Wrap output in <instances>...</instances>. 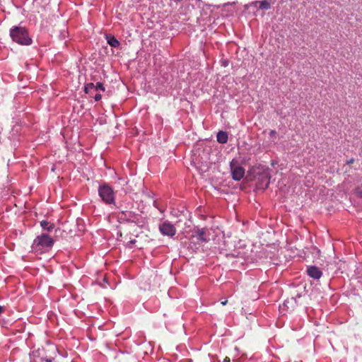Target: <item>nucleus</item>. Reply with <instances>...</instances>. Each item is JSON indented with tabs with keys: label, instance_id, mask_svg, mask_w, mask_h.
<instances>
[{
	"label": "nucleus",
	"instance_id": "obj_1",
	"mask_svg": "<svg viewBox=\"0 0 362 362\" xmlns=\"http://www.w3.org/2000/svg\"><path fill=\"white\" fill-rule=\"evenodd\" d=\"M10 36L12 40L21 45H29L32 42L28 30L21 26H16L10 30Z\"/></svg>",
	"mask_w": 362,
	"mask_h": 362
},
{
	"label": "nucleus",
	"instance_id": "obj_2",
	"mask_svg": "<svg viewBox=\"0 0 362 362\" xmlns=\"http://www.w3.org/2000/svg\"><path fill=\"white\" fill-rule=\"evenodd\" d=\"M98 194L105 204H111L115 202V192L107 184H103L99 187Z\"/></svg>",
	"mask_w": 362,
	"mask_h": 362
},
{
	"label": "nucleus",
	"instance_id": "obj_3",
	"mask_svg": "<svg viewBox=\"0 0 362 362\" xmlns=\"http://www.w3.org/2000/svg\"><path fill=\"white\" fill-rule=\"evenodd\" d=\"M232 177L234 180L240 181L245 175V169L238 164V162L233 160L230 163Z\"/></svg>",
	"mask_w": 362,
	"mask_h": 362
},
{
	"label": "nucleus",
	"instance_id": "obj_4",
	"mask_svg": "<svg viewBox=\"0 0 362 362\" xmlns=\"http://www.w3.org/2000/svg\"><path fill=\"white\" fill-rule=\"evenodd\" d=\"M54 240L52 237L46 233H42L40 235H38L34 240V245L36 246H40L42 248L45 247H51L54 245Z\"/></svg>",
	"mask_w": 362,
	"mask_h": 362
},
{
	"label": "nucleus",
	"instance_id": "obj_5",
	"mask_svg": "<svg viewBox=\"0 0 362 362\" xmlns=\"http://www.w3.org/2000/svg\"><path fill=\"white\" fill-rule=\"evenodd\" d=\"M270 182V176L268 173H263L259 175L256 183V187L258 189H266Z\"/></svg>",
	"mask_w": 362,
	"mask_h": 362
},
{
	"label": "nucleus",
	"instance_id": "obj_6",
	"mask_svg": "<svg viewBox=\"0 0 362 362\" xmlns=\"http://www.w3.org/2000/svg\"><path fill=\"white\" fill-rule=\"evenodd\" d=\"M160 233L164 235L173 237L176 233L175 227L169 221H165L159 226Z\"/></svg>",
	"mask_w": 362,
	"mask_h": 362
},
{
	"label": "nucleus",
	"instance_id": "obj_7",
	"mask_svg": "<svg viewBox=\"0 0 362 362\" xmlns=\"http://www.w3.org/2000/svg\"><path fill=\"white\" fill-rule=\"evenodd\" d=\"M308 276L314 279H319L322 276V272L315 266H310L307 269Z\"/></svg>",
	"mask_w": 362,
	"mask_h": 362
},
{
	"label": "nucleus",
	"instance_id": "obj_8",
	"mask_svg": "<svg viewBox=\"0 0 362 362\" xmlns=\"http://www.w3.org/2000/svg\"><path fill=\"white\" fill-rule=\"evenodd\" d=\"M197 237L199 240L203 242L207 243L209 241V235L207 234V231L204 228L198 230Z\"/></svg>",
	"mask_w": 362,
	"mask_h": 362
},
{
	"label": "nucleus",
	"instance_id": "obj_9",
	"mask_svg": "<svg viewBox=\"0 0 362 362\" xmlns=\"http://www.w3.org/2000/svg\"><path fill=\"white\" fill-rule=\"evenodd\" d=\"M107 43L112 47H118L120 45L119 42L112 35H106Z\"/></svg>",
	"mask_w": 362,
	"mask_h": 362
},
{
	"label": "nucleus",
	"instance_id": "obj_10",
	"mask_svg": "<svg viewBox=\"0 0 362 362\" xmlns=\"http://www.w3.org/2000/svg\"><path fill=\"white\" fill-rule=\"evenodd\" d=\"M228 134L226 132L220 131L217 134V141L220 144H226L228 141Z\"/></svg>",
	"mask_w": 362,
	"mask_h": 362
},
{
	"label": "nucleus",
	"instance_id": "obj_11",
	"mask_svg": "<svg viewBox=\"0 0 362 362\" xmlns=\"http://www.w3.org/2000/svg\"><path fill=\"white\" fill-rule=\"evenodd\" d=\"M40 226H42V228L43 229L47 230L48 231L53 230L54 228V223H51L48 222L47 221H45V220H43L40 222Z\"/></svg>",
	"mask_w": 362,
	"mask_h": 362
},
{
	"label": "nucleus",
	"instance_id": "obj_12",
	"mask_svg": "<svg viewBox=\"0 0 362 362\" xmlns=\"http://www.w3.org/2000/svg\"><path fill=\"white\" fill-rule=\"evenodd\" d=\"M86 93L90 94L93 90H95V84L93 83H87L84 87Z\"/></svg>",
	"mask_w": 362,
	"mask_h": 362
},
{
	"label": "nucleus",
	"instance_id": "obj_13",
	"mask_svg": "<svg viewBox=\"0 0 362 362\" xmlns=\"http://www.w3.org/2000/svg\"><path fill=\"white\" fill-rule=\"evenodd\" d=\"M259 7L261 9L268 10L270 8V3L267 0L259 1Z\"/></svg>",
	"mask_w": 362,
	"mask_h": 362
},
{
	"label": "nucleus",
	"instance_id": "obj_14",
	"mask_svg": "<svg viewBox=\"0 0 362 362\" xmlns=\"http://www.w3.org/2000/svg\"><path fill=\"white\" fill-rule=\"evenodd\" d=\"M98 90H102V91H105V88L103 86V84L100 82H98L95 85V91H98Z\"/></svg>",
	"mask_w": 362,
	"mask_h": 362
},
{
	"label": "nucleus",
	"instance_id": "obj_15",
	"mask_svg": "<svg viewBox=\"0 0 362 362\" xmlns=\"http://www.w3.org/2000/svg\"><path fill=\"white\" fill-rule=\"evenodd\" d=\"M356 195H357L358 197L362 198V189L357 188L356 189Z\"/></svg>",
	"mask_w": 362,
	"mask_h": 362
},
{
	"label": "nucleus",
	"instance_id": "obj_16",
	"mask_svg": "<svg viewBox=\"0 0 362 362\" xmlns=\"http://www.w3.org/2000/svg\"><path fill=\"white\" fill-rule=\"evenodd\" d=\"M269 136L272 137V138H274L276 137V132L275 130H271L269 133Z\"/></svg>",
	"mask_w": 362,
	"mask_h": 362
},
{
	"label": "nucleus",
	"instance_id": "obj_17",
	"mask_svg": "<svg viewBox=\"0 0 362 362\" xmlns=\"http://www.w3.org/2000/svg\"><path fill=\"white\" fill-rule=\"evenodd\" d=\"M101 98H102V96H101V95H100V93H97V94H95V95L94 96V99H95V101H99V100H100Z\"/></svg>",
	"mask_w": 362,
	"mask_h": 362
},
{
	"label": "nucleus",
	"instance_id": "obj_18",
	"mask_svg": "<svg viewBox=\"0 0 362 362\" xmlns=\"http://www.w3.org/2000/svg\"><path fill=\"white\" fill-rule=\"evenodd\" d=\"M354 162V158H351L350 160H347L346 163L348 165H350L351 163H353Z\"/></svg>",
	"mask_w": 362,
	"mask_h": 362
},
{
	"label": "nucleus",
	"instance_id": "obj_19",
	"mask_svg": "<svg viewBox=\"0 0 362 362\" xmlns=\"http://www.w3.org/2000/svg\"><path fill=\"white\" fill-rule=\"evenodd\" d=\"M227 303H228L227 300H225L221 302L222 305H226L227 304Z\"/></svg>",
	"mask_w": 362,
	"mask_h": 362
},
{
	"label": "nucleus",
	"instance_id": "obj_20",
	"mask_svg": "<svg viewBox=\"0 0 362 362\" xmlns=\"http://www.w3.org/2000/svg\"><path fill=\"white\" fill-rule=\"evenodd\" d=\"M223 362H230V358L226 356L224 360H223Z\"/></svg>",
	"mask_w": 362,
	"mask_h": 362
},
{
	"label": "nucleus",
	"instance_id": "obj_21",
	"mask_svg": "<svg viewBox=\"0 0 362 362\" xmlns=\"http://www.w3.org/2000/svg\"><path fill=\"white\" fill-rule=\"evenodd\" d=\"M4 310V308L0 305V314H1Z\"/></svg>",
	"mask_w": 362,
	"mask_h": 362
},
{
	"label": "nucleus",
	"instance_id": "obj_22",
	"mask_svg": "<svg viewBox=\"0 0 362 362\" xmlns=\"http://www.w3.org/2000/svg\"><path fill=\"white\" fill-rule=\"evenodd\" d=\"M45 362H52V358H47L45 359Z\"/></svg>",
	"mask_w": 362,
	"mask_h": 362
},
{
	"label": "nucleus",
	"instance_id": "obj_23",
	"mask_svg": "<svg viewBox=\"0 0 362 362\" xmlns=\"http://www.w3.org/2000/svg\"><path fill=\"white\" fill-rule=\"evenodd\" d=\"M135 242H136L135 240L131 241L132 243H134Z\"/></svg>",
	"mask_w": 362,
	"mask_h": 362
}]
</instances>
